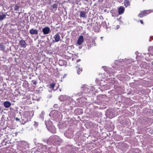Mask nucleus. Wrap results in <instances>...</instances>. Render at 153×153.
<instances>
[{"label":"nucleus","instance_id":"1","mask_svg":"<svg viewBox=\"0 0 153 153\" xmlns=\"http://www.w3.org/2000/svg\"><path fill=\"white\" fill-rule=\"evenodd\" d=\"M64 134L67 138L69 139L71 138L74 136L73 131L72 129H69L65 132Z\"/></svg>","mask_w":153,"mask_h":153},{"label":"nucleus","instance_id":"2","mask_svg":"<svg viewBox=\"0 0 153 153\" xmlns=\"http://www.w3.org/2000/svg\"><path fill=\"white\" fill-rule=\"evenodd\" d=\"M30 112L29 111L26 112L25 113V114L24 115V117H21V120H22V123L23 124H24L25 123L27 122L28 119H27V118H30L32 117V116H30L29 115L30 114Z\"/></svg>","mask_w":153,"mask_h":153},{"label":"nucleus","instance_id":"3","mask_svg":"<svg viewBox=\"0 0 153 153\" xmlns=\"http://www.w3.org/2000/svg\"><path fill=\"white\" fill-rule=\"evenodd\" d=\"M153 10H144L141 11L138 15V16L140 18H142L144 16H146V15L149 14L150 13L153 12Z\"/></svg>","mask_w":153,"mask_h":153},{"label":"nucleus","instance_id":"4","mask_svg":"<svg viewBox=\"0 0 153 153\" xmlns=\"http://www.w3.org/2000/svg\"><path fill=\"white\" fill-rule=\"evenodd\" d=\"M81 90L82 91V94L88 93L90 91V88H89L88 86L87 85H83L82 87Z\"/></svg>","mask_w":153,"mask_h":153},{"label":"nucleus","instance_id":"5","mask_svg":"<svg viewBox=\"0 0 153 153\" xmlns=\"http://www.w3.org/2000/svg\"><path fill=\"white\" fill-rule=\"evenodd\" d=\"M55 135H53L51 136L48 139L47 143L49 144L52 143L54 145Z\"/></svg>","mask_w":153,"mask_h":153},{"label":"nucleus","instance_id":"6","mask_svg":"<svg viewBox=\"0 0 153 153\" xmlns=\"http://www.w3.org/2000/svg\"><path fill=\"white\" fill-rule=\"evenodd\" d=\"M55 137V139L54 145H59L60 144H61L63 142V140L62 139L60 138L59 137L56 135Z\"/></svg>","mask_w":153,"mask_h":153},{"label":"nucleus","instance_id":"7","mask_svg":"<svg viewBox=\"0 0 153 153\" xmlns=\"http://www.w3.org/2000/svg\"><path fill=\"white\" fill-rule=\"evenodd\" d=\"M47 128L48 130L52 133H55L56 132V129L54 126H51L47 125Z\"/></svg>","mask_w":153,"mask_h":153},{"label":"nucleus","instance_id":"8","mask_svg":"<svg viewBox=\"0 0 153 153\" xmlns=\"http://www.w3.org/2000/svg\"><path fill=\"white\" fill-rule=\"evenodd\" d=\"M69 97L65 95H61L59 97V99L61 101H65L68 100Z\"/></svg>","mask_w":153,"mask_h":153},{"label":"nucleus","instance_id":"9","mask_svg":"<svg viewBox=\"0 0 153 153\" xmlns=\"http://www.w3.org/2000/svg\"><path fill=\"white\" fill-rule=\"evenodd\" d=\"M50 31V28L48 27H46L42 29V31L44 35L48 34Z\"/></svg>","mask_w":153,"mask_h":153},{"label":"nucleus","instance_id":"10","mask_svg":"<svg viewBox=\"0 0 153 153\" xmlns=\"http://www.w3.org/2000/svg\"><path fill=\"white\" fill-rule=\"evenodd\" d=\"M59 33L56 34L53 36L54 40H53V42H58L60 40V37Z\"/></svg>","mask_w":153,"mask_h":153},{"label":"nucleus","instance_id":"11","mask_svg":"<svg viewBox=\"0 0 153 153\" xmlns=\"http://www.w3.org/2000/svg\"><path fill=\"white\" fill-rule=\"evenodd\" d=\"M84 41L83 37L82 36H81L78 39L77 41V44L78 45H80Z\"/></svg>","mask_w":153,"mask_h":153},{"label":"nucleus","instance_id":"12","mask_svg":"<svg viewBox=\"0 0 153 153\" xmlns=\"http://www.w3.org/2000/svg\"><path fill=\"white\" fill-rule=\"evenodd\" d=\"M38 31L33 28L30 29L29 31V33L31 35H36L38 33Z\"/></svg>","mask_w":153,"mask_h":153},{"label":"nucleus","instance_id":"13","mask_svg":"<svg viewBox=\"0 0 153 153\" xmlns=\"http://www.w3.org/2000/svg\"><path fill=\"white\" fill-rule=\"evenodd\" d=\"M58 6V4L54 3L52 6L51 9L53 13H55L57 10Z\"/></svg>","mask_w":153,"mask_h":153},{"label":"nucleus","instance_id":"14","mask_svg":"<svg viewBox=\"0 0 153 153\" xmlns=\"http://www.w3.org/2000/svg\"><path fill=\"white\" fill-rule=\"evenodd\" d=\"M59 64L60 66L66 65L67 63L66 60H59Z\"/></svg>","mask_w":153,"mask_h":153},{"label":"nucleus","instance_id":"15","mask_svg":"<svg viewBox=\"0 0 153 153\" xmlns=\"http://www.w3.org/2000/svg\"><path fill=\"white\" fill-rule=\"evenodd\" d=\"M3 13V12L1 13V14L0 15V21H2L6 18V15Z\"/></svg>","mask_w":153,"mask_h":153},{"label":"nucleus","instance_id":"16","mask_svg":"<svg viewBox=\"0 0 153 153\" xmlns=\"http://www.w3.org/2000/svg\"><path fill=\"white\" fill-rule=\"evenodd\" d=\"M125 9L123 7H120L118 9V12L119 14H123L124 12Z\"/></svg>","mask_w":153,"mask_h":153},{"label":"nucleus","instance_id":"17","mask_svg":"<svg viewBox=\"0 0 153 153\" xmlns=\"http://www.w3.org/2000/svg\"><path fill=\"white\" fill-rule=\"evenodd\" d=\"M80 16L81 17L86 18L87 17V15L85 12L84 11H81L80 14Z\"/></svg>","mask_w":153,"mask_h":153},{"label":"nucleus","instance_id":"18","mask_svg":"<svg viewBox=\"0 0 153 153\" xmlns=\"http://www.w3.org/2000/svg\"><path fill=\"white\" fill-rule=\"evenodd\" d=\"M4 105L5 107L8 108L11 105V103L9 102L5 101L4 103Z\"/></svg>","mask_w":153,"mask_h":153},{"label":"nucleus","instance_id":"19","mask_svg":"<svg viewBox=\"0 0 153 153\" xmlns=\"http://www.w3.org/2000/svg\"><path fill=\"white\" fill-rule=\"evenodd\" d=\"M124 3V4L126 7L130 5V2L128 0H125Z\"/></svg>","mask_w":153,"mask_h":153},{"label":"nucleus","instance_id":"20","mask_svg":"<svg viewBox=\"0 0 153 153\" xmlns=\"http://www.w3.org/2000/svg\"><path fill=\"white\" fill-rule=\"evenodd\" d=\"M19 43L21 45V47H25L26 43L24 40H21L20 41Z\"/></svg>","mask_w":153,"mask_h":153},{"label":"nucleus","instance_id":"21","mask_svg":"<svg viewBox=\"0 0 153 153\" xmlns=\"http://www.w3.org/2000/svg\"><path fill=\"white\" fill-rule=\"evenodd\" d=\"M45 124L46 125L47 127V125H49L50 126H53V125L52 124V122L50 121H47L45 122Z\"/></svg>","mask_w":153,"mask_h":153},{"label":"nucleus","instance_id":"22","mask_svg":"<svg viewBox=\"0 0 153 153\" xmlns=\"http://www.w3.org/2000/svg\"><path fill=\"white\" fill-rule=\"evenodd\" d=\"M45 114V112L43 111H42V112L41 114L39 115V117L40 118H42V119L44 117V116Z\"/></svg>","mask_w":153,"mask_h":153},{"label":"nucleus","instance_id":"23","mask_svg":"<svg viewBox=\"0 0 153 153\" xmlns=\"http://www.w3.org/2000/svg\"><path fill=\"white\" fill-rule=\"evenodd\" d=\"M82 69L80 68H78L77 69V73L78 74H80L81 72L82 71Z\"/></svg>","mask_w":153,"mask_h":153},{"label":"nucleus","instance_id":"24","mask_svg":"<svg viewBox=\"0 0 153 153\" xmlns=\"http://www.w3.org/2000/svg\"><path fill=\"white\" fill-rule=\"evenodd\" d=\"M19 7L17 5H15L14 7V10L15 11H16L18 12L19 11Z\"/></svg>","mask_w":153,"mask_h":153},{"label":"nucleus","instance_id":"25","mask_svg":"<svg viewBox=\"0 0 153 153\" xmlns=\"http://www.w3.org/2000/svg\"><path fill=\"white\" fill-rule=\"evenodd\" d=\"M0 49L2 51H3L4 50L5 48L3 45L0 44Z\"/></svg>","mask_w":153,"mask_h":153},{"label":"nucleus","instance_id":"26","mask_svg":"<svg viewBox=\"0 0 153 153\" xmlns=\"http://www.w3.org/2000/svg\"><path fill=\"white\" fill-rule=\"evenodd\" d=\"M55 86V84L54 83H53L51 84L50 85V87L51 88L53 89L54 87Z\"/></svg>","mask_w":153,"mask_h":153},{"label":"nucleus","instance_id":"27","mask_svg":"<svg viewBox=\"0 0 153 153\" xmlns=\"http://www.w3.org/2000/svg\"><path fill=\"white\" fill-rule=\"evenodd\" d=\"M61 114V113L60 112H58V111H56L55 113V114H57L59 115H60Z\"/></svg>","mask_w":153,"mask_h":153},{"label":"nucleus","instance_id":"28","mask_svg":"<svg viewBox=\"0 0 153 153\" xmlns=\"http://www.w3.org/2000/svg\"><path fill=\"white\" fill-rule=\"evenodd\" d=\"M96 83L99 85H100V81L98 80V79H96Z\"/></svg>","mask_w":153,"mask_h":153},{"label":"nucleus","instance_id":"29","mask_svg":"<svg viewBox=\"0 0 153 153\" xmlns=\"http://www.w3.org/2000/svg\"><path fill=\"white\" fill-rule=\"evenodd\" d=\"M31 82H33V84L34 85H36L37 83L36 81L35 80H32L31 81Z\"/></svg>","mask_w":153,"mask_h":153},{"label":"nucleus","instance_id":"30","mask_svg":"<svg viewBox=\"0 0 153 153\" xmlns=\"http://www.w3.org/2000/svg\"><path fill=\"white\" fill-rule=\"evenodd\" d=\"M33 19H34L33 17H32V16H31L30 17V22H32L33 21Z\"/></svg>","mask_w":153,"mask_h":153},{"label":"nucleus","instance_id":"31","mask_svg":"<svg viewBox=\"0 0 153 153\" xmlns=\"http://www.w3.org/2000/svg\"><path fill=\"white\" fill-rule=\"evenodd\" d=\"M54 107L56 108H57L58 107V105L57 104H55L53 106Z\"/></svg>","mask_w":153,"mask_h":153},{"label":"nucleus","instance_id":"32","mask_svg":"<svg viewBox=\"0 0 153 153\" xmlns=\"http://www.w3.org/2000/svg\"><path fill=\"white\" fill-rule=\"evenodd\" d=\"M16 121H20V120L19 118H16Z\"/></svg>","mask_w":153,"mask_h":153},{"label":"nucleus","instance_id":"33","mask_svg":"<svg viewBox=\"0 0 153 153\" xmlns=\"http://www.w3.org/2000/svg\"><path fill=\"white\" fill-rule=\"evenodd\" d=\"M140 22L141 24H143V22L142 20H140Z\"/></svg>","mask_w":153,"mask_h":153},{"label":"nucleus","instance_id":"34","mask_svg":"<svg viewBox=\"0 0 153 153\" xmlns=\"http://www.w3.org/2000/svg\"><path fill=\"white\" fill-rule=\"evenodd\" d=\"M114 84V83L113 82H111L110 83V85H113Z\"/></svg>","mask_w":153,"mask_h":153},{"label":"nucleus","instance_id":"35","mask_svg":"<svg viewBox=\"0 0 153 153\" xmlns=\"http://www.w3.org/2000/svg\"><path fill=\"white\" fill-rule=\"evenodd\" d=\"M150 38L151 39H153V36H151Z\"/></svg>","mask_w":153,"mask_h":153},{"label":"nucleus","instance_id":"36","mask_svg":"<svg viewBox=\"0 0 153 153\" xmlns=\"http://www.w3.org/2000/svg\"><path fill=\"white\" fill-rule=\"evenodd\" d=\"M80 61V59H78L77 60V62H78L79 61Z\"/></svg>","mask_w":153,"mask_h":153},{"label":"nucleus","instance_id":"37","mask_svg":"<svg viewBox=\"0 0 153 153\" xmlns=\"http://www.w3.org/2000/svg\"><path fill=\"white\" fill-rule=\"evenodd\" d=\"M78 110H79V109H76V110H75V111H76V110L78 111Z\"/></svg>","mask_w":153,"mask_h":153},{"label":"nucleus","instance_id":"38","mask_svg":"<svg viewBox=\"0 0 153 153\" xmlns=\"http://www.w3.org/2000/svg\"><path fill=\"white\" fill-rule=\"evenodd\" d=\"M149 41H151V40H150V39L149 40Z\"/></svg>","mask_w":153,"mask_h":153},{"label":"nucleus","instance_id":"39","mask_svg":"<svg viewBox=\"0 0 153 153\" xmlns=\"http://www.w3.org/2000/svg\"><path fill=\"white\" fill-rule=\"evenodd\" d=\"M87 35H88V33H87Z\"/></svg>","mask_w":153,"mask_h":153},{"label":"nucleus","instance_id":"40","mask_svg":"<svg viewBox=\"0 0 153 153\" xmlns=\"http://www.w3.org/2000/svg\"><path fill=\"white\" fill-rule=\"evenodd\" d=\"M101 1H103V0H101Z\"/></svg>","mask_w":153,"mask_h":153},{"label":"nucleus","instance_id":"41","mask_svg":"<svg viewBox=\"0 0 153 153\" xmlns=\"http://www.w3.org/2000/svg\"><path fill=\"white\" fill-rule=\"evenodd\" d=\"M101 1H103V0H101Z\"/></svg>","mask_w":153,"mask_h":153},{"label":"nucleus","instance_id":"42","mask_svg":"<svg viewBox=\"0 0 153 153\" xmlns=\"http://www.w3.org/2000/svg\"><path fill=\"white\" fill-rule=\"evenodd\" d=\"M145 0H143V1H144Z\"/></svg>","mask_w":153,"mask_h":153}]
</instances>
